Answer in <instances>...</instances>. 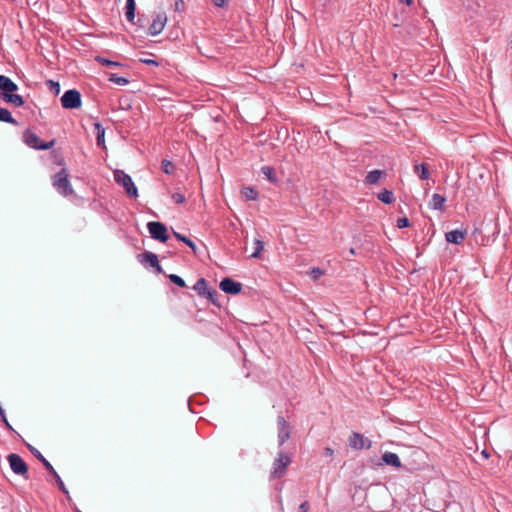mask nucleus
I'll use <instances>...</instances> for the list:
<instances>
[{
	"label": "nucleus",
	"instance_id": "14",
	"mask_svg": "<svg viewBox=\"0 0 512 512\" xmlns=\"http://www.w3.org/2000/svg\"><path fill=\"white\" fill-rule=\"evenodd\" d=\"M0 90H1V98H5V94H13L18 90V85L13 82L9 77L5 75H0Z\"/></svg>",
	"mask_w": 512,
	"mask_h": 512
},
{
	"label": "nucleus",
	"instance_id": "4",
	"mask_svg": "<svg viewBox=\"0 0 512 512\" xmlns=\"http://www.w3.org/2000/svg\"><path fill=\"white\" fill-rule=\"evenodd\" d=\"M114 180L124 188L128 196L133 198L138 196L137 187L135 186L131 176L126 174L123 170H115Z\"/></svg>",
	"mask_w": 512,
	"mask_h": 512
},
{
	"label": "nucleus",
	"instance_id": "19",
	"mask_svg": "<svg viewBox=\"0 0 512 512\" xmlns=\"http://www.w3.org/2000/svg\"><path fill=\"white\" fill-rule=\"evenodd\" d=\"M136 3L135 0H127L125 6V16L129 22L135 19Z\"/></svg>",
	"mask_w": 512,
	"mask_h": 512
},
{
	"label": "nucleus",
	"instance_id": "44",
	"mask_svg": "<svg viewBox=\"0 0 512 512\" xmlns=\"http://www.w3.org/2000/svg\"><path fill=\"white\" fill-rule=\"evenodd\" d=\"M400 3L406 4L407 6H410L412 4V0H399Z\"/></svg>",
	"mask_w": 512,
	"mask_h": 512
},
{
	"label": "nucleus",
	"instance_id": "17",
	"mask_svg": "<svg viewBox=\"0 0 512 512\" xmlns=\"http://www.w3.org/2000/svg\"><path fill=\"white\" fill-rule=\"evenodd\" d=\"M446 198L438 193H434L429 202V207L433 210L444 211Z\"/></svg>",
	"mask_w": 512,
	"mask_h": 512
},
{
	"label": "nucleus",
	"instance_id": "11",
	"mask_svg": "<svg viewBox=\"0 0 512 512\" xmlns=\"http://www.w3.org/2000/svg\"><path fill=\"white\" fill-rule=\"evenodd\" d=\"M348 444L351 448L356 450L370 449L372 441L358 432H352L349 436Z\"/></svg>",
	"mask_w": 512,
	"mask_h": 512
},
{
	"label": "nucleus",
	"instance_id": "16",
	"mask_svg": "<svg viewBox=\"0 0 512 512\" xmlns=\"http://www.w3.org/2000/svg\"><path fill=\"white\" fill-rule=\"evenodd\" d=\"M382 463L388 466H392L394 468H401L402 463L399 456L393 452H385L381 457Z\"/></svg>",
	"mask_w": 512,
	"mask_h": 512
},
{
	"label": "nucleus",
	"instance_id": "40",
	"mask_svg": "<svg viewBox=\"0 0 512 512\" xmlns=\"http://www.w3.org/2000/svg\"><path fill=\"white\" fill-rule=\"evenodd\" d=\"M310 505L308 501H304L300 504L298 512H309Z\"/></svg>",
	"mask_w": 512,
	"mask_h": 512
},
{
	"label": "nucleus",
	"instance_id": "12",
	"mask_svg": "<svg viewBox=\"0 0 512 512\" xmlns=\"http://www.w3.org/2000/svg\"><path fill=\"white\" fill-rule=\"evenodd\" d=\"M167 20L168 19L165 12L157 13L154 16L152 23L148 27V34L151 36H157L158 34H160L163 31L167 23Z\"/></svg>",
	"mask_w": 512,
	"mask_h": 512
},
{
	"label": "nucleus",
	"instance_id": "22",
	"mask_svg": "<svg viewBox=\"0 0 512 512\" xmlns=\"http://www.w3.org/2000/svg\"><path fill=\"white\" fill-rule=\"evenodd\" d=\"M173 235L178 241L183 242L188 247H190L192 249L193 253L196 254V252H197L196 244L190 238H188L187 236H185L177 231H173Z\"/></svg>",
	"mask_w": 512,
	"mask_h": 512
},
{
	"label": "nucleus",
	"instance_id": "33",
	"mask_svg": "<svg viewBox=\"0 0 512 512\" xmlns=\"http://www.w3.org/2000/svg\"><path fill=\"white\" fill-rule=\"evenodd\" d=\"M263 249H264V242L259 239H256L254 241V252L252 253L251 257L258 258Z\"/></svg>",
	"mask_w": 512,
	"mask_h": 512
},
{
	"label": "nucleus",
	"instance_id": "24",
	"mask_svg": "<svg viewBox=\"0 0 512 512\" xmlns=\"http://www.w3.org/2000/svg\"><path fill=\"white\" fill-rule=\"evenodd\" d=\"M414 170L421 180L429 179L430 172L427 164L422 163L420 165H415Z\"/></svg>",
	"mask_w": 512,
	"mask_h": 512
},
{
	"label": "nucleus",
	"instance_id": "9",
	"mask_svg": "<svg viewBox=\"0 0 512 512\" xmlns=\"http://www.w3.org/2000/svg\"><path fill=\"white\" fill-rule=\"evenodd\" d=\"M147 228L153 239L162 243H165L169 239L167 227L162 222L151 221L147 224Z\"/></svg>",
	"mask_w": 512,
	"mask_h": 512
},
{
	"label": "nucleus",
	"instance_id": "38",
	"mask_svg": "<svg viewBox=\"0 0 512 512\" xmlns=\"http://www.w3.org/2000/svg\"><path fill=\"white\" fill-rule=\"evenodd\" d=\"M174 6L173 9L176 12H183L185 10V3L183 0H174Z\"/></svg>",
	"mask_w": 512,
	"mask_h": 512
},
{
	"label": "nucleus",
	"instance_id": "42",
	"mask_svg": "<svg viewBox=\"0 0 512 512\" xmlns=\"http://www.w3.org/2000/svg\"><path fill=\"white\" fill-rule=\"evenodd\" d=\"M213 4L217 7H224L227 4L226 0H212Z\"/></svg>",
	"mask_w": 512,
	"mask_h": 512
},
{
	"label": "nucleus",
	"instance_id": "47",
	"mask_svg": "<svg viewBox=\"0 0 512 512\" xmlns=\"http://www.w3.org/2000/svg\"><path fill=\"white\" fill-rule=\"evenodd\" d=\"M313 273H315V275H318V274H321V271H320V269H317V270H313Z\"/></svg>",
	"mask_w": 512,
	"mask_h": 512
},
{
	"label": "nucleus",
	"instance_id": "29",
	"mask_svg": "<svg viewBox=\"0 0 512 512\" xmlns=\"http://www.w3.org/2000/svg\"><path fill=\"white\" fill-rule=\"evenodd\" d=\"M246 200H256L258 198V191L253 187H244L241 191Z\"/></svg>",
	"mask_w": 512,
	"mask_h": 512
},
{
	"label": "nucleus",
	"instance_id": "3",
	"mask_svg": "<svg viewBox=\"0 0 512 512\" xmlns=\"http://www.w3.org/2000/svg\"><path fill=\"white\" fill-rule=\"evenodd\" d=\"M53 187L64 197L70 196L74 190L69 181V175L65 168L61 169L52 177Z\"/></svg>",
	"mask_w": 512,
	"mask_h": 512
},
{
	"label": "nucleus",
	"instance_id": "27",
	"mask_svg": "<svg viewBox=\"0 0 512 512\" xmlns=\"http://www.w3.org/2000/svg\"><path fill=\"white\" fill-rule=\"evenodd\" d=\"M205 297L216 307H221V303L219 301L220 294L216 289L210 288Z\"/></svg>",
	"mask_w": 512,
	"mask_h": 512
},
{
	"label": "nucleus",
	"instance_id": "8",
	"mask_svg": "<svg viewBox=\"0 0 512 512\" xmlns=\"http://www.w3.org/2000/svg\"><path fill=\"white\" fill-rule=\"evenodd\" d=\"M137 260L145 267H151L155 269L157 274H163L164 271L159 264L158 256L150 251H145L137 255Z\"/></svg>",
	"mask_w": 512,
	"mask_h": 512
},
{
	"label": "nucleus",
	"instance_id": "26",
	"mask_svg": "<svg viewBox=\"0 0 512 512\" xmlns=\"http://www.w3.org/2000/svg\"><path fill=\"white\" fill-rule=\"evenodd\" d=\"M261 172L263 175H265V177L271 182V183H277L278 181V178H277V175H276V171L273 167L271 166H263L261 168Z\"/></svg>",
	"mask_w": 512,
	"mask_h": 512
},
{
	"label": "nucleus",
	"instance_id": "2",
	"mask_svg": "<svg viewBox=\"0 0 512 512\" xmlns=\"http://www.w3.org/2000/svg\"><path fill=\"white\" fill-rule=\"evenodd\" d=\"M27 448L29 449V451L33 454V456L35 458H37L42 464L43 466L45 467V470H47L49 472L50 475L53 476V478L55 479L56 481V484L57 486L59 487V489L66 495L69 494L64 482L62 481L61 477L59 476V474L56 472V470L54 469V467L51 465V463L42 455V453L36 449L34 446L30 445V444H26Z\"/></svg>",
	"mask_w": 512,
	"mask_h": 512
},
{
	"label": "nucleus",
	"instance_id": "18",
	"mask_svg": "<svg viewBox=\"0 0 512 512\" xmlns=\"http://www.w3.org/2000/svg\"><path fill=\"white\" fill-rule=\"evenodd\" d=\"M6 103L13 104L16 107H21L25 104L24 98L19 94H5L3 99Z\"/></svg>",
	"mask_w": 512,
	"mask_h": 512
},
{
	"label": "nucleus",
	"instance_id": "49",
	"mask_svg": "<svg viewBox=\"0 0 512 512\" xmlns=\"http://www.w3.org/2000/svg\"><path fill=\"white\" fill-rule=\"evenodd\" d=\"M350 253H351V254H355V250H354V248H351V249H350Z\"/></svg>",
	"mask_w": 512,
	"mask_h": 512
},
{
	"label": "nucleus",
	"instance_id": "30",
	"mask_svg": "<svg viewBox=\"0 0 512 512\" xmlns=\"http://www.w3.org/2000/svg\"><path fill=\"white\" fill-rule=\"evenodd\" d=\"M161 167L162 171L168 175H172L176 171V166L167 159L162 160Z\"/></svg>",
	"mask_w": 512,
	"mask_h": 512
},
{
	"label": "nucleus",
	"instance_id": "36",
	"mask_svg": "<svg viewBox=\"0 0 512 512\" xmlns=\"http://www.w3.org/2000/svg\"><path fill=\"white\" fill-rule=\"evenodd\" d=\"M171 198L173 199V201L177 204H182L185 202L186 198L183 194L179 193V192H174L172 195H171Z\"/></svg>",
	"mask_w": 512,
	"mask_h": 512
},
{
	"label": "nucleus",
	"instance_id": "15",
	"mask_svg": "<svg viewBox=\"0 0 512 512\" xmlns=\"http://www.w3.org/2000/svg\"><path fill=\"white\" fill-rule=\"evenodd\" d=\"M467 232L466 230H452L445 234V239L447 242L452 244H461L466 238Z\"/></svg>",
	"mask_w": 512,
	"mask_h": 512
},
{
	"label": "nucleus",
	"instance_id": "23",
	"mask_svg": "<svg viewBox=\"0 0 512 512\" xmlns=\"http://www.w3.org/2000/svg\"><path fill=\"white\" fill-rule=\"evenodd\" d=\"M377 198L384 204H391L395 200L393 192L388 189H383L378 193Z\"/></svg>",
	"mask_w": 512,
	"mask_h": 512
},
{
	"label": "nucleus",
	"instance_id": "43",
	"mask_svg": "<svg viewBox=\"0 0 512 512\" xmlns=\"http://www.w3.org/2000/svg\"><path fill=\"white\" fill-rule=\"evenodd\" d=\"M2 422L4 423L5 427H6L8 430L13 431V427L11 426V424L9 423V421L7 420V418H6L4 421H2Z\"/></svg>",
	"mask_w": 512,
	"mask_h": 512
},
{
	"label": "nucleus",
	"instance_id": "45",
	"mask_svg": "<svg viewBox=\"0 0 512 512\" xmlns=\"http://www.w3.org/2000/svg\"><path fill=\"white\" fill-rule=\"evenodd\" d=\"M0 418H1L2 421H4L7 418L6 415H5L4 410H2V413H0Z\"/></svg>",
	"mask_w": 512,
	"mask_h": 512
},
{
	"label": "nucleus",
	"instance_id": "1",
	"mask_svg": "<svg viewBox=\"0 0 512 512\" xmlns=\"http://www.w3.org/2000/svg\"><path fill=\"white\" fill-rule=\"evenodd\" d=\"M292 462V456L283 450H280L277 454V457L274 459L272 464V469L270 472L271 479H280L282 478L286 472L287 467Z\"/></svg>",
	"mask_w": 512,
	"mask_h": 512
},
{
	"label": "nucleus",
	"instance_id": "25",
	"mask_svg": "<svg viewBox=\"0 0 512 512\" xmlns=\"http://www.w3.org/2000/svg\"><path fill=\"white\" fill-rule=\"evenodd\" d=\"M0 121L9 123L12 125H17L18 122L15 118L12 117L10 111L6 108L0 107Z\"/></svg>",
	"mask_w": 512,
	"mask_h": 512
},
{
	"label": "nucleus",
	"instance_id": "32",
	"mask_svg": "<svg viewBox=\"0 0 512 512\" xmlns=\"http://www.w3.org/2000/svg\"><path fill=\"white\" fill-rule=\"evenodd\" d=\"M108 80L120 86H124L129 83V80L125 77L118 76L116 74H108Z\"/></svg>",
	"mask_w": 512,
	"mask_h": 512
},
{
	"label": "nucleus",
	"instance_id": "5",
	"mask_svg": "<svg viewBox=\"0 0 512 512\" xmlns=\"http://www.w3.org/2000/svg\"><path fill=\"white\" fill-rule=\"evenodd\" d=\"M23 139L27 146L36 150H48L52 148L55 144L54 139L49 142L42 141L37 134H35L29 129L23 133Z\"/></svg>",
	"mask_w": 512,
	"mask_h": 512
},
{
	"label": "nucleus",
	"instance_id": "13",
	"mask_svg": "<svg viewBox=\"0 0 512 512\" xmlns=\"http://www.w3.org/2000/svg\"><path fill=\"white\" fill-rule=\"evenodd\" d=\"M219 288L226 294L237 295L242 291V284L230 277H225L221 280Z\"/></svg>",
	"mask_w": 512,
	"mask_h": 512
},
{
	"label": "nucleus",
	"instance_id": "7",
	"mask_svg": "<svg viewBox=\"0 0 512 512\" xmlns=\"http://www.w3.org/2000/svg\"><path fill=\"white\" fill-rule=\"evenodd\" d=\"M60 101L62 107L65 109H78L82 105L81 94L76 89L65 91Z\"/></svg>",
	"mask_w": 512,
	"mask_h": 512
},
{
	"label": "nucleus",
	"instance_id": "39",
	"mask_svg": "<svg viewBox=\"0 0 512 512\" xmlns=\"http://www.w3.org/2000/svg\"><path fill=\"white\" fill-rule=\"evenodd\" d=\"M139 61L143 64L149 65V66H159L158 61H156L153 58H140Z\"/></svg>",
	"mask_w": 512,
	"mask_h": 512
},
{
	"label": "nucleus",
	"instance_id": "10",
	"mask_svg": "<svg viewBox=\"0 0 512 512\" xmlns=\"http://www.w3.org/2000/svg\"><path fill=\"white\" fill-rule=\"evenodd\" d=\"M277 428L278 446L282 447L289 440L292 428L288 421L281 415L277 417Z\"/></svg>",
	"mask_w": 512,
	"mask_h": 512
},
{
	"label": "nucleus",
	"instance_id": "48",
	"mask_svg": "<svg viewBox=\"0 0 512 512\" xmlns=\"http://www.w3.org/2000/svg\"><path fill=\"white\" fill-rule=\"evenodd\" d=\"M482 454H483V456H485L486 458L488 457V453L486 452V450H484V451L482 452Z\"/></svg>",
	"mask_w": 512,
	"mask_h": 512
},
{
	"label": "nucleus",
	"instance_id": "6",
	"mask_svg": "<svg viewBox=\"0 0 512 512\" xmlns=\"http://www.w3.org/2000/svg\"><path fill=\"white\" fill-rule=\"evenodd\" d=\"M7 461L11 470L16 474L24 477L25 479L29 478L28 475V465L22 459V457L16 453H11L7 456Z\"/></svg>",
	"mask_w": 512,
	"mask_h": 512
},
{
	"label": "nucleus",
	"instance_id": "28",
	"mask_svg": "<svg viewBox=\"0 0 512 512\" xmlns=\"http://www.w3.org/2000/svg\"><path fill=\"white\" fill-rule=\"evenodd\" d=\"M94 126H95V129H96V132H97L96 143H97L98 146H104V142H105V139H104L105 129L98 122L95 123Z\"/></svg>",
	"mask_w": 512,
	"mask_h": 512
},
{
	"label": "nucleus",
	"instance_id": "31",
	"mask_svg": "<svg viewBox=\"0 0 512 512\" xmlns=\"http://www.w3.org/2000/svg\"><path fill=\"white\" fill-rule=\"evenodd\" d=\"M95 60L101 64V65H104V66H110V67H122L123 64L120 63V62H117V61H112L110 59H107V58H104V57H101V56H97L95 58Z\"/></svg>",
	"mask_w": 512,
	"mask_h": 512
},
{
	"label": "nucleus",
	"instance_id": "41",
	"mask_svg": "<svg viewBox=\"0 0 512 512\" xmlns=\"http://www.w3.org/2000/svg\"><path fill=\"white\" fill-rule=\"evenodd\" d=\"M323 455L325 457L330 458V457H332L334 455V450L331 447H326L323 450Z\"/></svg>",
	"mask_w": 512,
	"mask_h": 512
},
{
	"label": "nucleus",
	"instance_id": "37",
	"mask_svg": "<svg viewBox=\"0 0 512 512\" xmlns=\"http://www.w3.org/2000/svg\"><path fill=\"white\" fill-rule=\"evenodd\" d=\"M410 226V220L407 217H402L397 220V227L399 229L407 228Z\"/></svg>",
	"mask_w": 512,
	"mask_h": 512
},
{
	"label": "nucleus",
	"instance_id": "34",
	"mask_svg": "<svg viewBox=\"0 0 512 512\" xmlns=\"http://www.w3.org/2000/svg\"><path fill=\"white\" fill-rule=\"evenodd\" d=\"M167 277L176 286L181 287V288L186 287V283H185L184 279L181 278L180 276H178L176 274H170Z\"/></svg>",
	"mask_w": 512,
	"mask_h": 512
},
{
	"label": "nucleus",
	"instance_id": "20",
	"mask_svg": "<svg viewBox=\"0 0 512 512\" xmlns=\"http://www.w3.org/2000/svg\"><path fill=\"white\" fill-rule=\"evenodd\" d=\"M383 174H384V171H382V170H378V169L372 170L367 173L364 181L368 185L376 184Z\"/></svg>",
	"mask_w": 512,
	"mask_h": 512
},
{
	"label": "nucleus",
	"instance_id": "35",
	"mask_svg": "<svg viewBox=\"0 0 512 512\" xmlns=\"http://www.w3.org/2000/svg\"><path fill=\"white\" fill-rule=\"evenodd\" d=\"M47 85L49 86L50 90L54 92L56 95L60 92V84L53 80H48Z\"/></svg>",
	"mask_w": 512,
	"mask_h": 512
},
{
	"label": "nucleus",
	"instance_id": "21",
	"mask_svg": "<svg viewBox=\"0 0 512 512\" xmlns=\"http://www.w3.org/2000/svg\"><path fill=\"white\" fill-rule=\"evenodd\" d=\"M193 289L197 292L199 296L205 297L207 291H209L210 288L207 287V281L204 278H200L194 284Z\"/></svg>",
	"mask_w": 512,
	"mask_h": 512
},
{
	"label": "nucleus",
	"instance_id": "46",
	"mask_svg": "<svg viewBox=\"0 0 512 512\" xmlns=\"http://www.w3.org/2000/svg\"><path fill=\"white\" fill-rule=\"evenodd\" d=\"M313 273H315V275H318V274H321V271H320V269H317V270H313Z\"/></svg>",
	"mask_w": 512,
	"mask_h": 512
}]
</instances>
